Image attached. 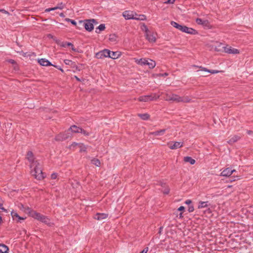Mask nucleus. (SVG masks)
<instances>
[{
    "instance_id": "obj_27",
    "label": "nucleus",
    "mask_w": 253,
    "mask_h": 253,
    "mask_svg": "<svg viewBox=\"0 0 253 253\" xmlns=\"http://www.w3.org/2000/svg\"><path fill=\"white\" fill-rule=\"evenodd\" d=\"M170 24L171 26H172L173 27L175 28L176 29L180 30V31H182L183 25H180L174 21H171L170 22Z\"/></svg>"
},
{
    "instance_id": "obj_44",
    "label": "nucleus",
    "mask_w": 253,
    "mask_h": 253,
    "mask_svg": "<svg viewBox=\"0 0 253 253\" xmlns=\"http://www.w3.org/2000/svg\"><path fill=\"white\" fill-rule=\"evenodd\" d=\"M137 17H140V18H142V19H137V20H144L146 19L145 16L143 15H137Z\"/></svg>"
},
{
    "instance_id": "obj_51",
    "label": "nucleus",
    "mask_w": 253,
    "mask_h": 253,
    "mask_svg": "<svg viewBox=\"0 0 253 253\" xmlns=\"http://www.w3.org/2000/svg\"><path fill=\"white\" fill-rule=\"evenodd\" d=\"M185 209V208L183 207V206H180L178 209L177 210L179 211H184Z\"/></svg>"
},
{
    "instance_id": "obj_2",
    "label": "nucleus",
    "mask_w": 253,
    "mask_h": 253,
    "mask_svg": "<svg viewBox=\"0 0 253 253\" xmlns=\"http://www.w3.org/2000/svg\"><path fill=\"white\" fill-rule=\"evenodd\" d=\"M31 169V174L38 180H42L45 177L42 172L40 164L35 165Z\"/></svg>"
},
{
    "instance_id": "obj_5",
    "label": "nucleus",
    "mask_w": 253,
    "mask_h": 253,
    "mask_svg": "<svg viewBox=\"0 0 253 253\" xmlns=\"http://www.w3.org/2000/svg\"><path fill=\"white\" fill-rule=\"evenodd\" d=\"M159 97V96H157L156 94H154V96L152 95H147L140 96L138 100L141 102H148L149 101L157 100Z\"/></svg>"
},
{
    "instance_id": "obj_60",
    "label": "nucleus",
    "mask_w": 253,
    "mask_h": 253,
    "mask_svg": "<svg viewBox=\"0 0 253 253\" xmlns=\"http://www.w3.org/2000/svg\"><path fill=\"white\" fill-rule=\"evenodd\" d=\"M167 74H164V76H167Z\"/></svg>"
},
{
    "instance_id": "obj_8",
    "label": "nucleus",
    "mask_w": 253,
    "mask_h": 253,
    "mask_svg": "<svg viewBox=\"0 0 253 253\" xmlns=\"http://www.w3.org/2000/svg\"><path fill=\"white\" fill-rule=\"evenodd\" d=\"M27 158L29 162L30 163V168L32 169L33 167L36 164H39L37 161H35L33 154L32 152L29 151L27 154Z\"/></svg>"
},
{
    "instance_id": "obj_34",
    "label": "nucleus",
    "mask_w": 253,
    "mask_h": 253,
    "mask_svg": "<svg viewBox=\"0 0 253 253\" xmlns=\"http://www.w3.org/2000/svg\"><path fill=\"white\" fill-rule=\"evenodd\" d=\"M138 116L143 120H147L149 117V115L148 114H139Z\"/></svg>"
},
{
    "instance_id": "obj_49",
    "label": "nucleus",
    "mask_w": 253,
    "mask_h": 253,
    "mask_svg": "<svg viewBox=\"0 0 253 253\" xmlns=\"http://www.w3.org/2000/svg\"><path fill=\"white\" fill-rule=\"evenodd\" d=\"M0 209H1V210H2L5 212H7V210L2 207V204L0 202Z\"/></svg>"
},
{
    "instance_id": "obj_22",
    "label": "nucleus",
    "mask_w": 253,
    "mask_h": 253,
    "mask_svg": "<svg viewBox=\"0 0 253 253\" xmlns=\"http://www.w3.org/2000/svg\"><path fill=\"white\" fill-rule=\"evenodd\" d=\"M11 215L13 219L17 218L18 219V221H19L21 220H24L26 218L25 217H23L20 216L16 212V211H14V210H12L11 211Z\"/></svg>"
},
{
    "instance_id": "obj_43",
    "label": "nucleus",
    "mask_w": 253,
    "mask_h": 253,
    "mask_svg": "<svg viewBox=\"0 0 253 253\" xmlns=\"http://www.w3.org/2000/svg\"><path fill=\"white\" fill-rule=\"evenodd\" d=\"M72 62V61L71 60L68 59H65L64 61V62L66 65H70Z\"/></svg>"
},
{
    "instance_id": "obj_57",
    "label": "nucleus",
    "mask_w": 253,
    "mask_h": 253,
    "mask_svg": "<svg viewBox=\"0 0 253 253\" xmlns=\"http://www.w3.org/2000/svg\"><path fill=\"white\" fill-rule=\"evenodd\" d=\"M67 45H69V46L73 45H72V44L71 43H70V42H68V43H67Z\"/></svg>"
},
{
    "instance_id": "obj_13",
    "label": "nucleus",
    "mask_w": 253,
    "mask_h": 253,
    "mask_svg": "<svg viewBox=\"0 0 253 253\" xmlns=\"http://www.w3.org/2000/svg\"><path fill=\"white\" fill-rule=\"evenodd\" d=\"M146 39L151 42H156V34L153 32L150 31L149 33H147L145 35Z\"/></svg>"
},
{
    "instance_id": "obj_41",
    "label": "nucleus",
    "mask_w": 253,
    "mask_h": 253,
    "mask_svg": "<svg viewBox=\"0 0 253 253\" xmlns=\"http://www.w3.org/2000/svg\"><path fill=\"white\" fill-rule=\"evenodd\" d=\"M194 210V207L192 205H190L188 207V211L189 212H193Z\"/></svg>"
},
{
    "instance_id": "obj_3",
    "label": "nucleus",
    "mask_w": 253,
    "mask_h": 253,
    "mask_svg": "<svg viewBox=\"0 0 253 253\" xmlns=\"http://www.w3.org/2000/svg\"><path fill=\"white\" fill-rule=\"evenodd\" d=\"M136 62L140 65H147L150 69H153L156 66L155 62L149 59L141 58L137 60Z\"/></svg>"
},
{
    "instance_id": "obj_14",
    "label": "nucleus",
    "mask_w": 253,
    "mask_h": 253,
    "mask_svg": "<svg viewBox=\"0 0 253 253\" xmlns=\"http://www.w3.org/2000/svg\"><path fill=\"white\" fill-rule=\"evenodd\" d=\"M236 170L235 169H232L230 168H227L224 169L220 173V175L222 176L228 177L230 176Z\"/></svg>"
},
{
    "instance_id": "obj_25",
    "label": "nucleus",
    "mask_w": 253,
    "mask_h": 253,
    "mask_svg": "<svg viewBox=\"0 0 253 253\" xmlns=\"http://www.w3.org/2000/svg\"><path fill=\"white\" fill-rule=\"evenodd\" d=\"M9 249L7 246L0 244V253H8Z\"/></svg>"
},
{
    "instance_id": "obj_47",
    "label": "nucleus",
    "mask_w": 253,
    "mask_h": 253,
    "mask_svg": "<svg viewBox=\"0 0 253 253\" xmlns=\"http://www.w3.org/2000/svg\"><path fill=\"white\" fill-rule=\"evenodd\" d=\"M148 251V248H145L140 253H147Z\"/></svg>"
},
{
    "instance_id": "obj_46",
    "label": "nucleus",
    "mask_w": 253,
    "mask_h": 253,
    "mask_svg": "<svg viewBox=\"0 0 253 253\" xmlns=\"http://www.w3.org/2000/svg\"><path fill=\"white\" fill-rule=\"evenodd\" d=\"M57 176V174L56 173H53L51 175V178L53 179H56Z\"/></svg>"
},
{
    "instance_id": "obj_16",
    "label": "nucleus",
    "mask_w": 253,
    "mask_h": 253,
    "mask_svg": "<svg viewBox=\"0 0 253 253\" xmlns=\"http://www.w3.org/2000/svg\"><path fill=\"white\" fill-rule=\"evenodd\" d=\"M19 208L22 211L25 212V213H28L30 216H31V212L34 211L32 210L31 209H30L28 207H25L22 204H20L19 206Z\"/></svg>"
},
{
    "instance_id": "obj_52",
    "label": "nucleus",
    "mask_w": 253,
    "mask_h": 253,
    "mask_svg": "<svg viewBox=\"0 0 253 253\" xmlns=\"http://www.w3.org/2000/svg\"><path fill=\"white\" fill-rule=\"evenodd\" d=\"M59 16L61 17H64L65 16L64 14L63 13H61L59 14Z\"/></svg>"
},
{
    "instance_id": "obj_23",
    "label": "nucleus",
    "mask_w": 253,
    "mask_h": 253,
    "mask_svg": "<svg viewBox=\"0 0 253 253\" xmlns=\"http://www.w3.org/2000/svg\"><path fill=\"white\" fill-rule=\"evenodd\" d=\"M110 56L109 58L112 59L118 58L121 56V52L119 51H112L110 50Z\"/></svg>"
},
{
    "instance_id": "obj_11",
    "label": "nucleus",
    "mask_w": 253,
    "mask_h": 253,
    "mask_svg": "<svg viewBox=\"0 0 253 253\" xmlns=\"http://www.w3.org/2000/svg\"><path fill=\"white\" fill-rule=\"evenodd\" d=\"M171 101H174L177 102H189V100L185 99L179 96L178 95L175 94H171V98L169 99Z\"/></svg>"
},
{
    "instance_id": "obj_7",
    "label": "nucleus",
    "mask_w": 253,
    "mask_h": 253,
    "mask_svg": "<svg viewBox=\"0 0 253 253\" xmlns=\"http://www.w3.org/2000/svg\"><path fill=\"white\" fill-rule=\"evenodd\" d=\"M110 50L107 49H103L96 53L95 57L98 59H102L105 57H109L110 56Z\"/></svg>"
},
{
    "instance_id": "obj_56",
    "label": "nucleus",
    "mask_w": 253,
    "mask_h": 253,
    "mask_svg": "<svg viewBox=\"0 0 253 253\" xmlns=\"http://www.w3.org/2000/svg\"><path fill=\"white\" fill-rule=\"evenodd\" d=\"M0 11H1L2 12H3L4 13H7L6 11H5V10L4 9H2V10H0Z\"/></svg>"
},
{
    "instance_id": "obj_24",
    "label": "nucleus",
    "mask_w": 253,
    "mask_h": 253,
    "mask_svg": "<svg viewBox=\"0 0 253 253\" xmlns=\"http://www.w3.org/2000/svg\"><path fill=\"white\" fill-rule=\"evenodd\" d=\"M210 204H209V202L206 201V202H203L200 201L199 202L198 204V208L200 209L202 208H208L210 206Z\"/></svg>"
},
{
    "instance_id": "obj_28",
    "label": "nucleus",
    "mask_w": 253,
    "mask_h": 253,
    "mask_svg": "<svg viewBox=\"0 0 253 253\" xmlns=\"http://www.w3.org/2000/svg\"><path fill=\"white\" fill-rule=\"evenodd\" d=\"M170 24L171 26H172L173 27L175 28L176 29L180 30V31H182L183 25H180L174 21H171L170 22Z\"/></svg>"
},
{
    "instance_id": "obj_54",
    "label": "nucleus",
    "mask_w": 253,
    "mask_h": 253,
    "mask_svg": "<svg viewBox=\"0 0 253 253\" xmlns=\"http://www.w3.org/2000/svg\"><path fill=\"white\" fill-rule=\"evenodd\" d=\"M161 186L162 187V188H164L165 186V184H164L162 182H161Z\"/></svg>"
},
{
    "instance_id": "obj_32",
    "label": "nucleus",
    "mask_w": 253,
    "mask_h": 253,
    "mask_svg": "<svg viewBox=\"0 0 253 253\" xmlns=\"http://www.w3.org/2000/svg\"><path fill=\"white\" fill-rule=\"evenodd\" d=\"M105 29V24H101L96 29L95 32L96 33H99L101 31L104 30Z\"/></svg>"
},
{
    "instance_id": "obj_39",
    "label": "nucleus",
    "mask_w": 253,
    "mask_h": 253,
    "mask_svg": "<svg viewBox=\"0 0 253 253\" xmlns=\"http://www.w3.org/2000/svg\"><path fill=\"white\" fill-rule=\"evenodd\" d=\"M65 21L71 23L74 25H76L77 24V22L75 20H72L68 18L65 19Z\"/></svg>"
},
{
    "instance_id": "obj_40",
    "label": "nucleus",
    "mask_w": 253,
    "mask_h": 253,
    "mask_svg": "<svg viewBox=\"0 0 253 253\" xmlns=\"http://www.w3.org/2000/svg\"><path fill=\"white\" fill-rule=\"evenodd\" d=\"M171 94H168V93H166L165 94V96H164V99L166 100V101H170V100H169L168 99L169 98H171Z\"/></svg>"
},
{
    "instance_id": "obj_35",
    "label": "nucleus",
    "mask_w": 253,
    "mask_h": 253,
    "mask_svg": "<svg viewBox=\"0 0 253 253\" xmlns=\"http://www.w3.org/2000/svg\"><path fill=\"white\" fill-rule=\"evenodd\" d=\"M196 23L199 25H204L207 23L206 20H203L201 18H197L196 20Z\"/></svg>"
},
{
    "instance_id": "obj_55",
    "label": "nucleus",
    "mask_w": 253,
    "mask_h": 253,
    "mask_svg": "<svg viewBox=\"0 0 253 253\" xmlns=\"http://www.w3.org/2000/svg\"><path fill=\"white\" fill-rule=\"evenodd\" d=\"M183 217L182 213H180L179 214V218Z\"/></svg>"
},
{
    "instance_id": "obj_12",
    "label": "nucleus",
    "mask_w": 253,
    "mask_h": 253,
    "mask_svg": "<svg viewBox=\"0 0 253 253\" xmlns=\"http://www.w3.org/2000/svg\"><path fill=\"white\" fill-rule=\"evenodd\" d=\"M181 32L187 33V34H189L190 35H196L198 34L197 31L196 30H195L192 28L188 27L184 25H183V26H182V29Z\"/></svg>"
},
{
    "instance_id": "obj_37",
    "label": "nucleus",
    "mask_w": 253,
    "mask_h": 253,
    "mask_svg": "<svg viewBox=\"0 0 253 253\" xmlns=\"http://www.w3.org/2000/svg\"><path fill=\"white\" fill-rule=\"evenodd\" d=\"M91 163L97 167H99L100 165V162L97 159H93L91 160Z\"/></svg>"
},
{
    "instance_id": "obj_29",
    "label": "nucleus",
    "mask_w": 253,
    "mask_h": 253,
    "mask_svg": "<svg viewBox=\"0 0 253 253\" xmlns=\"http://www.w3.org/2000/svg\"><path fill=\"white\" fill-rule=\"evenodd\" d=\"M166 130V129H161L160 130L153 132L151 133H152V134L155 135V136H161L164 134Z\"/></svg>"
},
{
    "instance_id": "obj_30",
    "label": "nucleus",
    "mask_w": 253,
    "mask_h": 253,
    "mask_svg": "<svg viewBox=\"0 0 253 253\" xmlns=\"http://www.w3.org/2000/svg\"><path fill=\"white\" fill-rule=\"evenodd\" d=\"M184 161L185 162L189 163L191 165H194L195 163V160L190 157H185Z\"/></svg>"
},
{
    "instance_id": "obj_10",
    "label": "nucleus",
    "mask_w": 253,
    "mask_h": 253,
    "mask_svg": "<svg viewBox=\"0 0 253 253\" xmlns=\"http://www.w3.org/2000/svg\"><path fill=\"white\" fill-rule=\"evenodd\" d=\"M224 51L228 54H237L239 53V50L236 48H233L230 46L227 45L223 47Z\"/></svg>"
},
{
    "instance_id": "obj_53",
    "label": "nucleus",
    "mask_w": 253,
    "mask_h": 253,
    "mask_svg": "<svg viewBox=\"0 0 253 253\" xmlns=\"http://www.w3.org/2000/svg\"><path fill=\"white\" fill-rule=\"evenodd\" d=\"M75 78L78 81H80L81 80L76 76H75Z\"/></svg>"
},
{
    "instance_id": "obj_36",
    "label": "nucleus",
    "mask_w": 253,
    "mask_h": 253,
    "mask_svg": "<svg viewBox=\"0 0 253 253\" xmlns=\"http://www.w3.org/2000/svg\"><path fill=\"white\" fill-rule=\"evenodd\" d=\"M202 71H206L208 73H211V74H216V73H218L219 72L217 70H208L205 68H202Z\"/></svg>"
},
{
    "instance_id": "obj_17",
    "label": "nucleus",
    "mask_w": 253,
    "mask_h": 253,
    "mask_svg": "<svg viewBox=\"0 0 253 253\" xmlns=\"http://www.w3.org/2000/svg\"><path fill=\"white\" fill-rule=\"evenodd\" d=\"M38 63L42 66H52V64L48 60L45 58H41L38 59Z\"/></svg>"
},
{
    "instance_id": "obj_31",
    "label": "nucleus",
    "mask_w": 253,
    "mask_h": 253,
    "mask_svg": "<svg viewBox=\"0 0 253 253\" xmlns=\"http://www.w3.org/2000/svg\"><path fill=\"white\" fill-rule=\"evenodd\" d=\"M239 139H240V137L239 136H237V135H235L233 137H232L231 138H230L229 140V141H228V142L229 144H232L236 142V141H237Z\"/></svg>"
},
{
    "instance_id": "obj_20",
    "label": "nucleus",
    "mask_w": 253,
    "mask_h": 253,
    "mask_svg": "<svg viewBox=\"0 0 253 253\" xmlns=\"http://www.w3.org/2000/svg\"><path fill=\"white\" fill-rule=\"evenodd\" d=\"M108 214L104 213H97L94 215V218L98 220H101L104 219H105L107 217Z\"/></svg>"
},
{
    "instance_id": "obj_50",
    "label": "nucleus",
    "mask_w": 253,
    "mask_h": 253,
    "mask_svg": "<svg viewBox=\"0 0 253 253\" xmlns=\"http://www.w3.org/2000/svg\"><path fill=\"white\" fill-rule=\"evenodd\" d=\"M185 203L187 205H190L192 203V201L191 200H187L185 202Z\"/></svg>"
},
{
    "instance_id": "obj_4",
    "label": "nucleus",
    "mask_w": 253,
    "mask_h": 253,
    "mask_svg": "<svg viewBox=\"0 0 253 253\" xmlns=\"http://www.w3.org/2000/svg\"><path fill=\"white\" fill-rule=\"evenodd\" d=\"M123 15L126 19H140L137 17V14L132 11H125L123 12Z\"/></svg>"
},
{
    "instance_id": "obj_21",
    "label": "nucleus",
    "mask_w": 253,
    "mask_h": 253,
    "mask_svg": "<svg viewBox=\"0 0 253 253\" xmlns=\"http://www.w3.org/2000/svg\"><path fill=\"white\" fill-rule=\"evenodd\" d=\"M64 7V4L63 3H60L58 4L57 6L52 7V8H49L45 9L46 12H49L52 10H55L56 9H62Z\"/></svg>"
},
{
    "instance_id": "obj_15",
    "label": "nucleus",
    "mask_w": 253,
    "mask_h": 253,
    "mask_svg": "<svg viewBox=\"0 0 253 253\" xmlns=\"http://www.w3.org/2000/svg\"><path fill=\"white\" fill-rule=\"evenodd\" d=\"M76 146H78L80 148V152H84L87 149V147L82 143H77L74 142L71 145V147H75Z\"/></svg>"
},
{
    "instance_id": "obj_26",
    "label": "nucleus",
    "mask_w": 253,
    "mask_h": 253,
    "mask_svg": "<svg viewBox=\"0 0 253 253\" xmlns=\"http://www.w3.org/2000/svg\"><path fill=\"white\" fill-rule=\"evenodd\" d=\"M170 24L171 26H172L173 27L175 28L176 29L180 30V31H182L183 25H180L174 21H171L170 22Z\"/></svg>"
},
{
    "instance_id": "obj_48",
    "label": "nucleus",
    "mask_w": 253,
    "mask_h": 253,
    "mask_svg": "<svg viewBox=\"0 0 253 253\" xmlns=\"http://www.w3.org/2000/svg\"><path fill=\"white\" fill-rule=\"evenodd\" d=\"M52 66H54L57 69H58V70H60L62 72H64V70L61 68V67H60L59 66L53 65Z\"/></svg>"
},
{
    "instance_id": "obj_38",
    "label": "nucleus",
    "mask_w": 253,
    "mask_h": 253,
    "mask_svg": "<svg viewBox=\"0 0 253 253\" xmlns=\"http://www.w3.org/2000/svg\"><path fill=\"white\" fill-rule=\"evenodd\" d=\"M109 40L111 42H115L117 41V37L115 35H111L110 36Z\"/></svg>"
},
{
    "instance_id": "obj_33",
    "label": "nucleus",
    "mask_w": 253,
    "mask_h": 253,
    "mask_svg": "<svg viewBox=\"0 0 253 253\" xmlns=\"http://www.w3.org/2000/svg\"><path fill=\"white\" fill-rule=\"evenodd\" d=\"M141 29L145 32V35H146V34L147 33H149V32L150 31V30H149L148 29V28H147V26L144 24H143L141 26Z\"/></svg>"
},
{
    "instance_id": "obj_58",
    "label": "nucleus",
    "mask_w": 253,
    "mask_h": 253,
    "mask_svg": "<svg viewBox=\"0 0 253 253\" xmlns=\"http://www.w3.org/2000/svg\"><path fill=\"white\" fill-rule=\"evenodd\" d=\"M2 222V218L0 216V224Z\"/></svg>"
},
{
    "instance_id": "obj_18",
    "label": "nucleus",
    "mask_w": 253,
    "mask_h": 253,
    "mask_svg": "<svg viewBox=\"0 0 253 253\" xmlns=\"http://www.w3.org/2000/svg\"><path fill=\"white\" fill-rule=\"evenodd\" d=\"M70 136V133L67 132L65 134H60L56 137V140L58 141H62L65 140Z\"/></svg>"
},
{
    "instance_id": "obj_42",
    "label": "nucleus",
    "mask_w": 253,
    "mask_h": 253,
    "mask_svg": "<svg viewBox=\"0 0 253 253\" xmlns=\"http://www.w3.org/2000/svg\"><path fill=\"white\" fill-rule=\"evenodd\" d=\"M175 0H168L164 2L166 4H173Z\"/></svg>"
},
{
    "instance_id": "obj_45",
    "label": "nucleus",
    "mask_w": 253,
    "mask_h": 253,
    "mask_svg": "<svg viewBox=\"0 0 253 253\" xmlns=\"http://www.w3.org/2000/svg\"><path fill=\"white\" fill-rule=\"evenodd\" d=\"M162 191L165 194H168L169 191V189L167 188H165L164 190L162 189Z\"/></svg>"
},
{
    "instance_id": "obj_9",
    "label": "nucleus",
    "mask_w": 253,
    "mask_h": 253,
    "mask_svg": "<svg viewBox=\"0 0 253 253\" xmlns=\"http://www.w3.org/2000/svg\"><path fill=\"white\" fill-rule=\"evenodd\" d=\"M95 22L94 19H90L86 20L84 23V28L86 30L90 32L94 28L93 23Z\"/></svg>"
},
{
    "instance_id": "obj_19",
    "label": "nucleus",
    "mask_w": 253,
    "mask_h": 253,
    "mask_svg": "<svg viewBox=\"0 0 253 253\" xmlns=\"http://www.w3.org/2000/svg\"><path fill=\"white\" fill-rule=\"evenodd\" d=\"M183 146V143L181 142H175L173 144H169V147L171 149H176Z\"/></svg>"
},
{
    "instance_id": "obj_6",
    "label": "nucleus",
    "mask_w": 253,
    "mask_h": 253,
    "mask_svg": "<svg viewBox=\"0 0 253 253\" xmlns=\"http://www.w3.org/2000/svg\"><path fill=\"white\" fill-rule=\"evenodd\" d=\"M71 130L72 132L75 133H81L85 136H88L89 133L81 127H78L75 125L71 126L68 131Z\"/></svg>"
},
{
    "instance_id": "obj_1",
    "label": "nucleus",
    "mask_w": 253,
    "mask_h": 253,
    "mask_svg": "<svg viewBox=\"0 0 253 253\" xmlns=\"http://www.w3.org/2000/svg\"><path fill=\"white\" fill-rule=\"evenodd\" d=\"M31 216L49 226L53 225L51 220L47 216L41 214L36 211L31 212Z\"/></svg>"
},
{
    "instance_id": "obj_59",
    "label": "nucleus",
    "mask_w": 253,
    "mask_h": 253,
    "mask_svg": "<svg viewBox=\"0 0 253 253\" xmlns=\"http://www.w3.org/2000/svg\"><path fill=\"white\" fill-rule=\"evenodd\" d=\"M167 74H164V76H167Z\"/></svg>"
}]
</instances>
